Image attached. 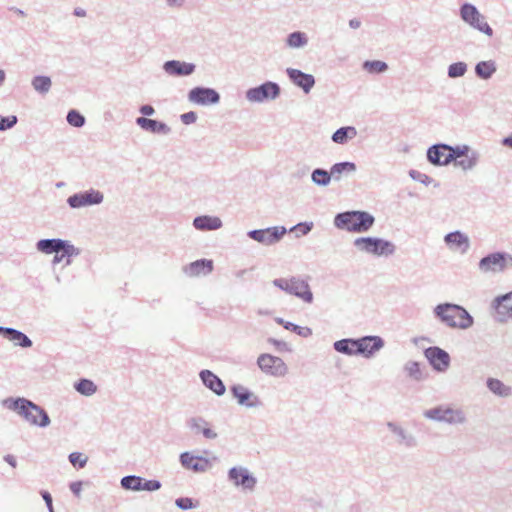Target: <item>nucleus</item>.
<instances>
[{"mask_svg": "<svg viewBox=\"0 0 512 512\" xmlns=\"http://www.w3.org/2000/svg\"><path fill=\"white\" fill-rule=\"evenodd\" d=\"M286 74L289 80L304 93L308 94L315 85V78L312 74L305 73L299 69L287 68Z\"/></svg>", "mask_w": 512, "mask_h": 512, "instance_id": "aec40b11", "label": "nucleus"}, {"mask_svg": "<svg viewBox=\"0 0 512 512\" xmlns=\"http://www.w3.org/2000/svg\"><path fill=\"white\" fill-rule=\"evenodd\" d=\"M357 136V129L354 126H343L337 129L331 136V140L339 145H345L349 140Z\"/></svg>", "mask_w": 512, "mask_h": 512, "instance_id": "f704fd0d", "label": "nucleus"}, {"mask_svg": "<svg viewBox=\"0 0 512 512\" xmlns=\"http://www.w3.org/2000/svg\"><path fill=\"white\" fill-rule=\"evenodd\" d=\"M285 42L292 49L304 48L308 44V36L302 31H294L288 34Z\"/></svg>", "mask_w": 512, "mask_h": 512, "instance_id": "58836bf2", "label": "nucleus"}, {"mask_svg": "<svg viewBox=\"0 0 512 512\" xmlns=\"http://www.w3.org/2000/svg\"><path fill=\"white\" fill-rule=\"evenodd\" d=\"M313 228L312 222H301L293 226L290 231H300L302 235H307Z\"/></svg>", "mask_w": 512, "mask_h": 512, "instance_id": "13d9d810", "label": "nucleus"}, {"mask_svg": "<svg viewBox=\"0 0 512 512\" xmlns=\"http://www.w3.org/2000/svg\"><path fill=\"white\" fill-rule=\"evenodd\" d=\"M496 70L497 66L494 60L480 61L475 65V74L482 80L490 79Z\"/></svg>", "mask_w": 512, "mask_h": 512, "instance_id": "4c0bfd02", "label": "nucleus"}, {"mask_svg": "<svg viewBox=\"0 0 512 512\" xmlns=\"http://www.w3.org/2000/svg\"><path fill=\"white\" fill-rule=\"evenodd\" d=\"M230 391L237 403L247 408H258L262 405L259 397L241 384L231 386Z\"/></svg>", "mask_w": 512, "mask_h": 512, "instance_id": "f3484780", "label": "nucleus"}, {"mask_svg": "<svg viewBox=\"0 0 512 512\" xmlns=\"http://www.w3.org/2000/svg\"><path fill=\"white\" fill-rule=\"evenodd\" d=\"M104 194L98 189L90 188L70 195L66 203L71 209H83L102 204Z\"/></svg>", "mask_w": 512, "mask_h": 512, "instance_id": "1a4fd4ad", "label": "nucleus"}, {"mask_svg": "<svg viewBox=\"0 0 512 512\" xmlns=\"http://www.w3.org/2000/svg\"><path fill=\"white\" fill-rule=\"evenodd\" d=\"M486 386L491 393L498 397L506 398L512 395V388L497 378H487Z\"/></svg>", "mask_w": 512, "mask_h": 512, "instance_id": "72a5a7b5", "label": "nucleus"}, {"mask_svg": "<svg viewBox=\"0 0 512 512\" xmlns=\"http://www.w3.org/2000/svg\"><path fill=\"white\" fill-rule=\"evenodd\" d=\"M162 484L158 480H147L145 478H142V486L141 491H157L161 488Z\"/></svg>", "mask_w": 512, "mask_h": 512, "instance_id": "5fc2aeb1", "label": "nucleus"}, {"mask_svg": "<svg viewBox=\"0 0 512 512\" xmlns=\"http://www.w3.org/2000/svg\"><path fill=\"white\" fill-rule=\"evenodd\" d=\"M334 226L353 233H365L375 223V217L366 211L352 210L336 214Z\"/></svg>", "mask_w": 512, "mask_h": 512, "instance_id": "7ed1b4c3", "label": "nucleus"}, {"mask_svg": "<svg viewBox=\"0 0 512 512\" xmlns=\"http://www.w3.org/2000/svg\"><path fill=\"white\" fill-rule=\"evenodd\" d=\"M222 226V220L217 216L201 215L193 219V227L199 231H214Z\"/></svg>", "mask_w": 512, "mask_h": 512, "instance_id": "c756f323", "label": "nucleus"}, {"mask_svg": "<svg viewBox=\"0 0 512 512\" xmlns=\"http://www.w3.org/2000/svg\"><path fill=\"white\" fill-rule=\"evenodd\" d=\"M311 181L314 185L320 187H327L332 181L330 170L324 168H315L311 172Z\"/></svg>", "mask_w": 512, "mask_h": 512, "instance_id": "ea45409f", "label": "nucleus"}, {"mask_svg": "<svg viewBox=\"0 0 512 512\" xmlns=\"http://www.w3.org/2000/svg\"><path fill=\"white\" fill-rule=\"evenodd\" d=\"M496 312L500 322L512 320V291L495 299Z\"/></svg>", "mask_w": 512, "mask_h": 512, "instance_id": "bb28decb", "label": "nucleus"}, {"mask_svg": "<svg viewBox=\"0 0 512 512\" xmlns=\"http://www.w3.org/2000/svg\"><path fill=\"white\" fill-rule=\"evenodd\" d=\"M387 428L391 433H393L398 439L397 442L399 445H403L407 448H413L417 445V440L413 434L405 430L402 426L394 423L388 422Z\"/></svg>", "mask_w": 512, "mask_h": 512, "instance_id": "cd10ccee", "label": "nucleus"}, {"mask_svg": "<svg viewBox=\"0 0 512 512\" xmlns=\"http://www.w3.org/2000/svg\"><path fill=\"white\" fill-rule=\"evenodd\" d=\"M0 335L21 348H30L33 345L25 333L14 328L0 326Z\"/></svg>", "mask_w": 512, "mask_h": 512, "instance_id": "a878e982", "label": "nucleus"}, {"mask_svg": "<svg viewBox=\"0 0 512 512\" xmlns=\"http://www.w3.org/2000/svg\"><path fill=\"white\" fill-rule=\"evenodd\" d=\"M82 486H83V482L82 481H74V482H71L69 484V488H70L71 492L76 497H80L81 492H82Z\"/></svg>", "mask_w": 512, "mask_h": 512, "instance_id": "052dcab7", "label": "nucleus"}, {"mask_svg": "<svg viewBox=\"0 0 512 512\" xmlns=\"http://www.w3.org/2000/svg\"><path fill=\"white\" fill-rule=\"evenodd\" d=\"M74 389L81 395L92 396L97 391V386L92 380L80 379L74 383Z\"/></svg>", "mask_w": 512, "mask_h": 512, "instance_id": "c03bdc74", "label": "nucleus"}, {"mask_svg": "<svg viewBox=\"0 0 512 512\" xmlns=\"http://www.w3.org/2000/svg\"><path fill=\"white\" fill-rule=\"evenodd\" d=\"M444 409H445V405H439V406L425 410L423 415L425 418H427L429 420L443 423Z\"/></svg>", "mask_w": 512, "mask_h": 512, "instance_id": "09e8293b", "label": "nucleus"}, {"mask_svg": "<svg viewBox=\"0 0 512 512\" xmlns=\"http://www.w3.org/2000/svg\"><path fill=\"white\" fill-rule=\"evenodd\" d=\"M467 422V414L463 408L445 405L443 423L448 425H465Z\"/></svg>", "mask_w": 512, "mask_h": 512, "instance_id": "7c9ffc66", "label": "nucleus"}, {"mask_svg": "<svg viewBox=\"0 0 512 512\" xmlns=\"http://www.w3.org/2000/svg\"><path fill=\"white\" fill-rule=\"evenodd\" d=\"M135 122L142 130L153 134L166 136L171 133V128L166 123L155 119L138 117L136 118Z\"/></svg>", "mask_w": 512, "mask_h": 512, "instance_id": "b1692460", "label": "nucleus"}, {"mask_svg": "<svg viewBox=\"0 0 512 512\" xmlns=\"http://www.w3.org/2000/svg\"><path fill=\"white\" fill-rule=\"evenodd\" d=\"M433 315L440 323L452 329L466 330L474 323L473 317L464 307L449 302L436 305Z\"/></svg>", "mask_w": 512, "mask_h": 512, "instance_id": "f257e3e1", "label": "nucleus"}, {"mask_svg": "<svg viewBox=\"0 0 512 512\" xmlns=\"http://www.w3.org/2000/svg\"><path fill=\"white\" fill-rule=\"evenodd\" d=\"M448 154L446 156L447 162L449 164L451 162H454V164L460 160V158L465 157L472 149L469 145H457V146H451L449 145Z\"/></svg>", "mask_w": 512, "mask_h": 512, "instance_id": "37998d69", "label": "nucleus"}, {"mask_svg": "<svg viewBox=\"0 0 512 512\" xmlns=\"http://www.w3.org/2000/svg\"><path fill=\"white\" fill-rule=\"evenodd\" d=\"M164 73L170 77H188L196 70V65L180 60H167L163 63Z\"/></svg>", "mask_w": 512, "mask_h": 512, "instance_id": "a211bd4d", "label": "nucleus"}, {"mask_svg": "<svg viewBox=\"0 0 512 512\" xmlns=\"http://www.w3.org/2000/svg\"><path fill=\"white\" fill-rule=\"evenodd\" d=\"M66 120L69 123V125L76 128H81L85 124V117L80 112L74 109L70 110L67 113Z\"/></svg>", "mask_w": 512, "mask_h": 512, "instance_id": "8fccbe9b", "label": "nucleus"}, {"mask_svg": "<svg viewBox=\"0 0 512 512\" xmlns=\"http://www.w3.org/2000/svg\"><path fill=\"white\" fill-rule=\"evenodd\" d=\"M40 494H41L43 500L45 501L46 506H51V504L53 503V499H52L51 494L48 491H46V490H42L40 492Z\"/></svg>", "mask_w": 512, "mask_h": 512, "instance_id": "0e129e2a", "label": "nucleus"}, {"mask_svg": "<svg viewBox=\"0 0 512 512\" xmlns=\"http://www.w3.org/2000/svg\"><path fill=\"white\" fill-rule=\"evenodd\" d=\"M356 170V164L350 161L337 162L330 167L331 177L335 182H339L344 175L355 173Z\"/></svg>", "mask_w": 512, "mask_h": 512, "instance_id": "473e14b6", "label": "nucleus"}, {"mask_svg": "<svg viewBox=\"0 0 512 512\" xmlns=\"http://www.w3.org/2000/svg\"><path fill=\"white\" fill-rule=\"evenodd\" d=\"M187 99L190 103L200 106L216 105L220 102V94L211 87L196 86L189 90Z\"/></svg>", "mask_w": 512, "mask_h": 512, "instance_id": "9d476101", "label": "nucleus"}, {"mask_svg": "<svg viewBox=\"0 0 512 512\" xmlns=\"http://www.w3.org/2000/svg\"><path fill=\"white\" fill-rule=\"evenodd\" d=\"M468 66L465 62L459 61L448 66L447 75L449 78L455 79L465 75Z\"/></svg>", "mask_w": 512, "mask_h": 512, "instance_id": "de8ad7c7", "label": "nucleus"}, {"mask_svg": "<svg viewBox=\"0 0 512 512\" xmlns=\"http://www.w3.org/2000/svg\"><path fill=\"white\" fill-rule=\"evenodd\" d=\"M480 160V153L476 150H471L463 159L458 160L455 166L461 168L463 171L474 169Z\"/></svg>", "mask_w": 512, "mask_h": 512, "instance_id": "79ce46f5", "label": "nucleus"}, {"mask_svg": "<svg viewBox=\"0 0 512 512\" xmlns=\"http://www.w3.org/2000/svg\"><path fill=\"white\" fill-rule=\"evenodd\" d=\"M409 175L412 179L419 181L425 185H429L432 182L431 177H429L428 175H426L424 173L418 172L416 170H411L409 172Z\"/></svg>", "mask_w": 512, "mask_h": 512, "instance_id": "4d7b16f0", "label": "nucleus"}, {"mask_svg": "<svg viewBox=\"0 0 512 512\" xmlns=\"http://www.w3.org/2000/svg\"><path fill=\"white\" fill-rule=\"evenodd\" d=\"M461 20L471 28L485 34L488 37L493 36V29L486 21V17L480 13L478 8L471 3L465 2L459 8Z\"/></svg>", "mask_w": 512, "mask_h": 512, "instance_id": "0eeeda50", "label": "nucleus"}, {"mask_svg": "<svg viewBox=\"0 0 512 512\" xmlns=\"http://www.w3.org/2000/svg\"><path fill=\"white\" fill-rule=\"evenodd\" d=\"M512 268V255L505 251H495L482 257L478 270L482 274H499Z\"/></svg>", "mask_w": 512, "mask_h": 512, "instance_id": "423d86ee", "label": "nucleus"}, {"mask_svg": "<svg viewBox=\"0 0 512 512\" xmlns=\"http://www.w3.org/2000/svg\"><path fill=\"white\" fill-rule=\"evenodd\" d=\"M362 68L370 74H381L388 70V65L381 60H366L363 62Z\"/></svg>", "mask_w": 512, "mask_h": 512, "instance_id": "49530a36", "label": "nucleus"}, {"mask_svg": "<svg viewBox=\"0 0 512 512\" xmlns=\"http://www.w3.org/2000/svg\"><path fill=\"white\" fill-rule=\"evenodd\" d=\"M139 112L143 115V117L144 116H152L155 114V109L152 105L145 104V105L140 106Z\"/></svg>", "mask_w": 512, "mask_h": 512, "instance_id": "680f3d73", "label": "nucleus"}, {"mask_svg": "<svg viewBox=\"0 0 512 512\" xmlns=\"http://www.w3.org/2000/svg\"><path fill=\"white\" fill-rule=\"evenodd\" d=\"M31 86L37 93L46 95L51 90L52 80L49 76L37 75L32 78Z\"/></svg>", "mask_w": 512, "mask_h": 512, "instance_id": "a19ab883", "label": "nucleus"}, {"mask_svg": "<svg viewBox=\"0 0 512 512\" xmlns=\"http://www.w3.org/2000/svg\"><path fill=\"white\" fill-rule=\"evenodd\" d=\"M199 378L203 385L217 396H223L225 394L226 387L223 381L211 370H201L199 373Z\"/></svg>", "mask_w": 512, "mask_h": 512, "instance_id": "412c9836", "label": "nucleus"}, {"mask_svg": "<svg viewBox=\"0 0 512 512\" xmlns=\"http://www.w3.org/2000/svg\"><path fill=\"white\" fill-rule=\"evenodd\" d=\"M197 113L189 111L180 115L181 122L185 125L194 124L197 121Z\"/></svg>", "mask_w": 512, "mask_h": 512, "instance_id": "bf43d9fd", "label": "nucleus"}, {"mask_svg": "<svg viewBox=\"0 0 512 512\" xmlns=\"http://www.w3.org/2000/svg\"><path fill=\"white\" fill-rule=\"evenodd\" d=\"M333 348L336 352L347 356L358 355L356 352L357 338H344L337 340L333 343Z\"/></svg>", "mask_w": 512, "mask_h": 512, "instance_id": "c9c22d12", "label": "nucleus"}, {"mask_svg": "<svg viewBox=\"0 0 512 512\" xmlns=\"http://www.w3.org/2000/svg\"><path fill=\"white\" fill-rule=\"evenodd\" d=\"M186 426L194 436L202 435L207 440H215L218 437L217 432L211 428L210 422L202 416L188 418Z\"/></svg>", "mask_w": 512, "mask_h": 512, "instance_id": "dca6fc26", "label": "nucleus"}, {"mask_svg": "<svg viewBox=\"0 0 512 512\" xmlns=\"http://www.w3.org/2000/svg\"><path fill=\"white\" fill-rule=\"evenodd\" d=\"M81 254V249L75 247L69 240H66L63 243V246L60 248V253L55 254L52 260V264L56 265L65 261V265L69 266L72 263L71 258L77 257Z\"/></svg>", "mask_w": 512, "mask_h": 512, "instance_id": "c85d7f7f", "label": "nucleus"}, {"mask_svg": "<svg viewBox=\"0 0 512 512\" xmlns=\"http://www.w3.org/2000/svg\"><path fill=\"white\" fill-rule=\"evenodd\" d=\"M68 459L73 466H78L79 468H84L88 461V457L80 452L70 453Z\"/></svg>", "mask_w": 512, "mask_h": 512, "instance_id": "603ef678", "label": "nucleus"}, {"mask_svg": "<svg viewBox=\"0 0 512 512\" xmlns=\"http://www.w3.org/2000/svg\"><path fill=\"white\" fill-rule=\"evenodd\" d=\"M4 403L8 409L17 412L30 425L45 428L51 423L48 413L27 398H8Z\"/></svg>", "mask_w": 512, "mask_h": 512, "instance_id": "f03ea898", "label": "nucleus"}, {"mask_svg": "<svg viewBox=\"0 0 512 512\" xmlns=\"http://www.w3.org/2000/svg\"><path fill=\"white\" fill-rule=\"evenodd\" d=\"M424 355L432 368L437 372H445L451 362L450 355L438 346H431L424 350Z\"/></svg>", "mask_w": 512, "mask_h": 512, "instance_id": "2eb2a0df", "label": "nucleus"}, {"mask_svg": "<svg viewBox=\"0 0 512 512\" xmlns=\"http://www.w3.org/2000/svg\"><path fill=\"white\" fill-rule=\"evenodd\" d=\"M385 345L382 337L376 335H367L357 338V349L358 355L366 359L372 358L378 351H380Z\"/></svg>", "mask_w": 512, "mask_h": 512, "instance_id": "4468645a", "label": "nucleus"}, {"mask_svg": "<svg viewBox=\"0 0 512 512\" xmlns=\"http://www.w3.org/2000/svg\"><path fill=\"white\" fill-rule=\"evenodd\" d=\"M284 329L292 331L297 335L308 338L312 335V329L309 327H302L292 322H286L284 325Z\"/></svg>", "mask_w": 512, "mask_h": 512, "instance_id": "3c124183", "label": "nucleus"}, {"mask_svg": "<svg viewBox=\"0 0 512 512\" xmlns=\"http://www.w3.org/2000/svg\"><path fill=\"white\" fill-rule=\"evenodd\" d=\"M175 505L181 510H189L196 507L192 498L180 497L175 500Z\"/></svg>", "mask_w": 512, "mask_h": 512, "instance_id": "6e6d98bb", "label": "nucleus"}, {"mask_svg": "<svg viewBox=\"0 0 512 512\" xmlns=\"http://www.w3.org/2000/svg\"><path fill=\"white\" fill-rule=\"evenodd\" d=\"M449 145L445 143H437L430 146L427 150V160L434 166H447L449 162L446 160Z\"/></svg>", "mask_w": 512, "mask_h": 512, "instance_id": "393cba45", "label": "nucleus"}, {"mask_svg": "<svg viewBox=\"0 0 512 512\" xmlns=\"http://www.w3.org/2000/svg\"><path fill=\"white\" fill-rule=\"evenodd\" d=\"M281 94L280 85L273 81H266L258 86L246 90L245 98L249 103H264L276 100Z\"/></svg>", "mask_w": 512, "mask_h": 512, "instance_id": "6e6552de", "label": "nucleus"}, {"mask_svg": "<svg viewBox=\"0 0 512 512\" xmlns=\"http://www.w3.org/2000/svg\"><path fill=\"white\" fill-rule=\"evenodd\" d=\"M272 284L289 295H293L303 302L311 304L313 302V293L306 279L300 276L290 278H276Z\"/></svg>", "mask_w": 512, "mask_h": 512, "instance_id": "20e7f679", "label": "nucleus"}, {"mask_svg": "<svg viewBox=\"0 0 512 512\" xmlns=\"http://www.w3.org/2000/svg\"><path fill=\"white\" fill-rule=\"evenodd\" d=\"M286 233L287 229L284 226H273L265 229L250 230L247 236L258 243L270 246L278 243Z\"/></svg>", "mask_w": 512, "mask_h": 512, "instance_id": "9b49d317", "label": "nucleus"}, {"mask_svg": "<svg viewBox=\"0 0 512 512\" xmlns=\"http://www.w3.org/2000/svg\"><path fill=\"white\" fill-rule=\"evenodd\" d=\"M185 0H166V5L170 8H181Z\"/></svg>", "mask_w": 512, "mask_h": 512, "instance_id": "e2e57ef3", "label": "nucleus"}, {"mask_svg": "<svg viewBox=\"0 0 512 512\" xmlns=\"http://www.w3.org/2000/svg\"><path fill=\"white\" fill-rule=\"evenodd\" d=\"M179 461L185 469L192 470L196 473L206 472L211 466L209 459L202 456H195L190 452L181 453Z\"/></svg>", "mask_w": 512, "mask_h": 512, "instance_id": "6ab92c4d", "label": "nucleus"}, {"mask_svg": "<svg viewBox=\"0 0 512 512\" xmlns=\"http://www.w3.org/2000/svg\"><path fill=\"white\" fill-rule=\"evenodd\" d=\"M213 261L210 259H199L183 267V272L189 277L209 275L213 271Z\"/></svg>", "mask_w": 512, "mask_h": 512, "instance_id": "5701e85b", "label": "nucleus"}, {"mask_svg": "<svg viewBox=\"0 0 512 512\" xmlns=\"http://www.w3.org/2000/svg\"><path fill=\"white\" fill-rule=\"evenodd\" d=\"M4 460H5L9 465H11L13 468H15V467H16V465H17V461H16V459H15V457H14L13 455H6V456L4 457Z\"/></svg>", "mask_w": 512, "mask_h": 512, "instance_id": "774afa93", "label": "nucleus"}, {"mask_svg": "<svg viewBox=\"0 0 512 512\" xmlns=\"http://www.w3.org/2000/svg\"><path fill=\"white\" fill-rule=\"evenodd\" d=\"M227 478L235 487L245 491H253L255 489L257 479L249 472L246 467L235 466L228 470Z\"/></svg>", "mask_w": 512, "mask_h": 512, "instance_id": "f8f14e48", "label": "nucleus"}, {"mask_svg": "<svg viewBox=\"0 0 512 512\" xmlns=\"http://www.w3.org/2000/svg\"><path fill=\"white\" fill-rule=\"evenodd\" d=\"M403 370L407 377L416 382H421L426 379L427 373L421 368V364L417 361H407Z\"/></svg>", "mask_w": 512, "mask_h": 512, "instance_id": "e433bc0d", "label": "nucleus"}, {"mask_svg": "<svg viewBox=\"0 0 512 512\" xmlns=\"http://www.w3.org/2000/svg\"><path fill=\"white\" fill-rule=\"evenodd\" d=\"M444 243L451 250H460L462 253H466L470 248L469 237L459 230L446 234L444 236Z\"/></svg>", "mask_w": 512, "mask_h": 512, "instance_id": "4be33fe9", "label": "nucleus"}, {"mask_svg": "<svg viewBox=\"0 0 512 512\" xmlns=\"http://www.w3.org/2000/svg\"><path fill=\"white\" fill-rule=\"evenodd\" d=\"M257 365L265 374L281 377L287 373V366L285 362L277 356L264 353L257 359Z\"/></svg>", "mask_w": 512, "mask_h": 512, "instance_id": "ddd939ff", "label": "nucleus"}, {"mask_svg": "<svg viewBox=\"0 0 512 512\" xmlns=\"http://www.w3.org/2000/svg\"><path fill=\"white\" fill-rule=\"evenodd\" d=\"M18 122L16 115L2 116L0 114V131L12 129Z\"/></svg>", "mask_w": 512, "mask_h": 512, "instance_id": "864d4df0", "label": "nucleus"}, {"mask_svg": "<svg viewBox=\"0 0 512 512\" xmlns=\"http://www.w3.org/2000/svg\"><path fill=\"white\" fill-rule=\"evenodd\" d=\"M501 144L504 147L512 149V133L501 140Z\"/></svg>", "mask_w": 512, "mask_h": 512, "instance_id": "69168bd1", "label": "nucleus"}, {"mask_svg": "<svg viewBox=\"0 0 512 512\" xmlns=\"http://www.w3.org/2000/svg\"><path fill=\"white\" fill-rule=\"evenodd\" d=\"M349 27L351 29H358L361 27V21L358 18H353L349 20Z\"/></svg>", "mask_w": 512, "mask_h": 512, "instance_id": "338daca9", "label": "nucleus"}, {"mask_svg": "<svg viewBox=\"0 0 512 512\" xmlns=\"http://www.w3.org/2000/svg\"><path fill=\"white\" fill-rule=\"evenodd\" d=\"M121 487L125 490L139 492L142 486V477L137 475H127L120 480Z\"/></svg>", "mask_w": 512, "mask_h": 512, "instance_id": "a18cd8bd", "label": "nucleus"}, {"mask_svg": "<svg viewBox=\"0 0 512 512\" xmlns=\"http://www.w3.org/2000/svg\"><path fill=\"white\" fill-rule=\"evenodd\" d=\"M353 245L358 251L377 257H387L396 251V246L391 241L378 237H358Z\"/></svg>", "mask_w": 512, "mask_h": 512, "instance_id": "39448f33", "label": "nucleus"}, {"mask_svg": "<svg viewBox=\"0 0 512 512\" xmlns=\"http://www.w3.org/2000/svg\"><path fill=\"white\" fill-rule=\"evenodd\" d=\"M66 240L61 238H46L40 239L36 242V249L38 252L46 255L60 253V248Z\"/></svg>", "mask_w": 512, "mask_h": 512, "instance_id": "2f4dec72", "label": "nucleus"}]
</instances>
